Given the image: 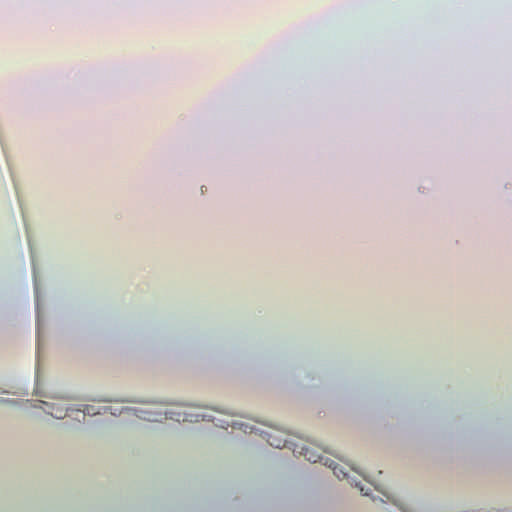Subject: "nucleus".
Segmentation results:
<instances>
[{"label": "nucleus", "mask_w": 512, "mask_h": 512, "mask_svg": "<svg viewBox=\"0 0 512 512\" xmlns=\"http://www.w3.org/2000/svg\"><path fill=\"white\" fill-rule=\"evenodd\" d=\"M44 408L43 410L52 415L53 417L57 419H62L65 417V411L61 408H54L53 406H50L49 404L43 402Z\"/></svg>", "instance_id": "1"}, {"label": "nucleus", "mask_w": 512, "mask_h": 512, "mask_svg": "<svg viewBox=\"0 0 512 512\" xmlns=\"http://www.w3.org/2000/svg\"><path fill=\"white\" fill-rule=\"evenodd\" d=\"M329 468H331V470H333L334 475L336 477H338L339 479H342L347 475L346 473H344V471L341 469V467L339 465L334 463V461L330 462Z\"/></svg>", "instance_id": "2"}, {"label": "nucleus", "mask_w": 512, "mask_h": 512, "mask_svg": "<svg viewBox=\"0 0 512 512\" xmlns=\"http://www.w3.org/2000/svg\"><path fill=\"white\" fill-rule=\"evenodd\" d=\"M304 457L306 460L312 462V463H316L317 460L319 459L318 457L310 454L309 452V449L308 448H304V453H303Z\"/></svg>", "instance_id": "3"}, {"label": "nucleus", "mask_w": 512, "mask_h": 512, "mask_svg": "<svg viewBox=\"0 0 512 512\" xmlns=\"http://www.w3.org/2000/svg\"><path fill=\"white\" fill-rule=\"evenodd\" d=\"M139 412H140V415H139L140 418H143L144 420L150 421V422L157 421L156 418L151 417L149 412H146L143 410H140Z\"/></svg>", "instance_id": "4"}, {"label": "nucleus", "mask_w": 512, "mask_h": 512, "mask_svg": "<svg viewBox=\"0 0 512 512\" xmlns=\"http://www.w3.org/2000/svg\"><path fill=\"white\" fill-rule=\"evenodd\" d=\"M131 411H132L131 409H129V408H125V409L121 410V413H124V412H125L126 414H128V413H130Z\"/></svg>", "instance_id": "5"}, {"label": "nucleus", "mask_w": 512, "mask_h": 512, "mask_svg": "<svg viewBox=\"0 0 512 512\" xmlns=\"http://www.w3.org/2000/svg\"><path fill=\"white\" fill-rule=\"evenodd\" d=\"M87 412V414H90V411L89 409L87 408V411L83 412V416L85 415V413Z\"/></svg>", "instance_id": "6"}]
</instances>
